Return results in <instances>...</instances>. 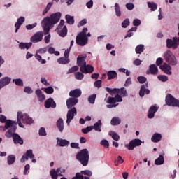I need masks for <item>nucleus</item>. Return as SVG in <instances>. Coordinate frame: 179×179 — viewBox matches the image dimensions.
I'll return each mask as SVG.
<instances>
[{"mask_svg":"<svg viewBox=\"0 0 179 179\" xmlns=\"http://www.w3.org/2000/svg\"><path fill=\"white\" fill-rule=\"evenodd\" d=\"M61 13L57 12L53 13L50 17H46L42 20V27H43V33L47 36L50 33V30L54 27V24H57L61 19Z\"/></svg>","mask_w":179,"mask_h":179,"instance_id":"obj_1","label":"nucleus"},{"mask_svg":"<svg viewBox=\"0 0 179 179\" xmlns=\"http://www.w3.org/2000/svg\"><path fill=\"white\" fill-rule=\"evenodd\" d=\"M17 123L16 121L8 120L3 126H0V131L5 132L6 129H8L5 134L6 138H12V132H16Z\"/></svg>","mask_w":179,"mask_h":179,"instance_id":"obj_2","label":"nucleus"},{"mask_svg":"<svg viewBox=\"0 0 179 179\" xmlns=\"http://www.w3.org/2000/svg\"><path fill=\"white\" fill-rule=\"evenodd\" d=\"M34 120L27 113H23L22 112H17V124H18L20 128H24V125L23 124H26V125H31L33 124Z\"/></svg>","mask_w":179,"mask_h":179,"instance_id":"obj_3","label":"nucleus"},{"mask_svg":"<svg viewBox=\"0 0 179 179\" xmlns=\"http://www.w3.org/2000/svg\"><path fill=\"white\" fill-rule=\"evenodd\" d=\"M76 159L80 163V164H82V166L86 167V166L89 164V150H87L86 148L80 150L78 152H77Z\"/></svg>","mask_w":179,"mask_h":179,"instance_id":"obj_4","label":"nucleus"},{"mask_svg":"<svg viewBox=\"0 0 179 179\" xmlns=\"http://www.w3.org/2000/svg\"><path fill=\"white\" fill-rule=\"evenodd\" d=\"M86 33H87V28H84L81 32L78 34L76 39V44L81 47H84V45L87 44L89 38H87V36H86Z\"/></svg>","mask_w":179,"mask_h":179,"instance_id":"obj_5","label":"nucleus"},{"mask_svg":"<svg viewBox=\"0 0 179 179\" xmlns=\"http://www.w3.org/2000/svg\"><path fill=\"white\" fill-rule=\"evenodd\" d=\"M164 58L169 65H172L173 66L177 65V59L173 52L170 50H166L164 54Z\"/></svg>","mask_w":179,"mask_h":179,"instance_id":"obj_6","label":"nucleus"},{"mask_svg":"<svg viewBox=\"0 0 179 179\" xmlns=\"http://www.w3.org/2000/svg\"><path fill=\"white\" fill-rule=\"evenodd\" d=\"M64 24H65V21L61 20L57 27V33L60 37H65L68 34V28H66V26H64Z\"/></svg>","mask_w":179,"mask_h":179,"instance_id":"obj_7","label":"nucleus"},{"mask_svg":"<svg viewBox=\"0 0 179 179\" xmlns=\"http://www.w3.org/2000/svg\"><path fill=\"white\" fill-rule=\"evenodd\" d=\"M166 104L171 107H179V100L176 99L173 95L169 94L165 98Z\"/></svg>","mask_w":179,"mask_h":179,"instance_id":"obj_8","label":"nucleus"},{"mask_svg":"<svg viewBox=\"0 0 179 179\" xmlns=\"http://www.w3.org/2000/svg\"><path fill=\"white\" fill-rule=\"evenodd\" d=\"M141 145H142V141L139 138H135L126 145V148H128V150H134L136 146H141Z\"/></svg>","mask_w":179,"mask_h":179,"instance_id":"obj_9","label":"nucleus"},{"mask_svg":"<svg viewBox=\"0 0 179 179\" xmlns=\"http://www.w3.org/2000/svg\"><path fill=\"white\" fill-rule=\"evenodd\" d=\"M44 34L43 31H38L35 33L30 38L31 43H40V41H43V37Z\"/></svg>","mask_w":179,"mask_h":179,"instance_id":"obj_10","label":"nucleus"},{"mask_svg":"<svg viewBox=\"0 0 179 179\" xmlns=\"http://www.w3.org/2000/svg\"><path fill=\"white\" fill-rule=\"evenodd\" d=\"M77 111L76 108L73 107L71 109H69L67 112L66 115V124L69 125L71 124V121H72V119L76 115Z\"/></svg>","mask_w":179,"mask_h":179,"instance_id":"obj_11","label":"nucleus"},{"mask_svg":"<svg viewBox=\"0 0 179 179\" xmlns=\"http://www.w3.org/2000/svg\"><path fill=\"white\" fill-rule=\"evenodd\" d=\"M66 106L67 108L69 110H71L72 108H73V107H75V106H76V104H78V103H79V99H76V98H69L66 100Z\"/></svg>","mask_w":179,"mask_h":179,"instance_id":"obj_12","label":"nucleus"},{"mask_svg":"<svg viewBox=\"0 0 179 179\" xmlns=\"http://www.w3.org/2000/svg\"><path fill=\"white\" fill-rule=\"evenodd\" d=\"M11 138H13L15 145H23L24 141L19 134L15 132H11Z\"/></svg>","mask_w":179,"mask_h":179,"instance_id":"obj_13","label":"nucleus"},{"mask_svg":"<svg viewBox=\"0 0 179 179\" xmlns=\"http://www.w3.org/2000/svg\"><path fill=\"white\" fill-rule=\"evenodd\" d=\"M80 71L82 72V73H92V72L94 71V67H93L92 65L85 64L80 68Z\"/></svg>","mask_w":179,"mask_h":179,"instance_id":"obj_14","label":"nucleus"},{"mask_svg":"<svg viewBox=\"0 0 179 179\" xmlns=\"http://www.w3.org/2000/svg\"><path fill=\"white\" fill-rule=\"evenodd\" d=\"M159 110V107L156 106V105H152L148 112V118L152 119L155 118V114L157 113Z\"/></svg>","mask_w":179,"mask_h":179,"instance_id":"obj_15","label":"nucleus"},{"mask_svg":"<svg viewBox=\"0 0 179 179\" xmlns=\"http://www.w3.org/2000/svg\"><path fill=\"white\" fill-rule=\"evenodd\" d=\"M59 171H61V168H57L56 171L55 169L50 170V174L52 177V179H58V177H63L64 174H61Z\"/></svg>","mask_w":179,"mask_h":179,"instance_id":"obj_16","label":"nucleus"},{"mask_svg":"<svg viewBox=\"0 0 179 179\" xmlns=\"http://www.w3.org/2000/svg\"><path fill=\"white\" fill-rule=\"evenodd\" d=\"M147 87H149V85H148V83L145 85H142L139 91V96L140 97H143L145 94H149L150 93V90L149 89H147Z\"/></svg>","mask_w":179,"mask_h":179,"instance_id":"obj_17","label":"nucleus"},{"mask_svg":"<svg viewBox=\"0 0 179 179\" xmlns=\"http://www.w3.org/2000/svg\"><path fill=\"white\" fill-rule=\"evenodd\" d=\"M69 96L71 99H78L82 96V90L80 89H75L73 90L70 91Z\"/></svg>","mask_w":179,"mask_h":179,"instance_id":"obj_18","label":"nucleus"},{"mask_svg":"<svg viewBox=\"0 0 179 179\" xmlns=\"http://www.w3.org/2000/svg\"><path fill=\"white\" fill-rule=\"evenodd\" d=\"M157 75L159 73V68H157V66L156 64H151L149 66V70L147 71L146 74L149 75Z\"/></svg>","mask_w":179,"mask_h":179,"instance_id":"obj_19","label":"nucleus"},{"mask_svg":"<svg viewBox=\"0 0 179 179\" xmlns=\"http://www.w3.org/2000/svg\"><path fill=\"white\" fill-rule=\"evenodd\" d=\"M45 108H55L57 107V103L54 101V99L49 98L45 101Z\"/></svg>","mask_w":179,"mask_h":179,"instance_id":"obj_20","label":"nucleus"},{"mask_svg":"<svg viewBox=\"0 0 179 179\" xmlns=\"http://www.w3.org/2000/svg\"><path fill=\"white\" fill-rule=\"evenodd\" d=\"M159 68L166 75H171V66H170V64H168L167 63H164V64L160 66Z\"/></svg>","mask_w":179,"mask_h":179,"instance_id":"obj_21","label":"nucleus"},{"mask_svg":"<svg viewBox=\"0 0 179 179\" xmlns=\"http://www.w3.org/2000/svg\"><path fill=\"white\" fill-rule=\"evenodd\" d=\"M86 57L87 55H84L83 57H78L77 58V64L78 66H80V68L86 65Z\"/></svg>","mask_w":179,"mask_h":179,"instance_id":"obj_22","label":"nucleus"},{"mask_svg":"<svg viewBox=\"0 0 179 179\" xmlns=\"http://www.w3.org/2000/svg\"><path fill=\"white\" fill-rule=\"evenodd\" d=\"M24 23V17H20L17 20V22L15 24V33H17L19 29H20V26Z\"/></svg>","mask_w":179,"mask_h":179,"instance_id":"obj_23","label":"nucleus"},{"mask_svg":"<svg viewBox=\"0 0 179 179\" xmlns=\"http://www.w3.org/2000/svg\"><path fill=\"white\" fill-rule=\"evenodd\" d=\"M10 78L9 77H4L0 80V89H2L6 85H9L10 83Z\"/></svg>","mask_w":179,"mask_h":179,"instance_id":"obj_24","label":"nucleus"},{"mask_svg":"<svg viewBox=\"0 0 179 179\" xmlns=\"http://www.w3.org/2000/svg\"><path fill=\"white\" fill-rule=\"evenodd\" d=\"M103 126V123L101 122V120H98L97 122L94 124V126L92 127V129H94V131H96L97 132H101V127Z\"/></svg>","mask_w":179,"mask_h":179,"instance_id":"obj_25","label":"nucleus"},{"mask_svg":"<svg viewBox=\"0 0 179 179\" xmlns=\"http://www.w3.org/2000/svg\"><path fill=\"white\" fill-rule=\"evenodd\" d=\"M166 47L167 48H173V50H176L178 48V44H175L171 39L166 40Z\"/></svg>","mask_w":179,"mask_h":179,"instance_id":"obj_26","label":"nucleus"},{"mask_svg":"<svg viewBox=\"0 0 179 179\" xmlns=\"http://www.w3.org/2000/svg\"><path fill=\"white\" fill-rule=\"evenodd\" d=\"M152 142L157 143V142H160L162 141V134L159 133H155L151 138Z\"/></svg>","mask_w":179,"mask_h":179,"instance_id":"obj_27","label":"nucleus"},{"mask_svg":"<svg viewBox=\"0 0 179 179\" xmlns=\"http://www.w3.org/2000/svg\"><path fill=\"white\" fill-rule=\"evenodd\" d=\"M36 94L37 95L39 101H44V100H45V95L43 94V91H41V90H36Z\"/></svg>","mask_w":179,"mask_h":179,"instance_id":"obj_28","label":"nucleus"},{"mask_svg":"<svg viewBox=\"0 0 179 179\" xmlns=\"http://www.w3.org/2000/svg\"><path fill=\"white\" fill-rule=\"evenodd\" d=\"M31 45H33V43L31 42H29V43H23V42H21L19 44V48L21 49V50H24V48H26V50H29V48L30 47H31Z\"/></svg>","mask_w":179,"mask_h":179,"instance_id":"obj_29","label":"nucleus"},{"mask_svg":"<svg viewBox=\"0 0 179 179\" xmlns=\"http://www.w3.org/2000/svg\"><path fill=\"white\" fill-rule=\"evenodd\" d=\"M57 62L58 64H62V65H66V64H69V62H71V60L68 57H62L57 59Z\"/></svg>","mask_w":179,"mask_h":179,"instance_id":"obj_30","label":"nucleus"},{"mask_svg":"<svg viewBox=\"0 0 179 179\" xmlns=\"http://www.w3.org/2000/svg\"><path fill=\"white\" fill-rule=\"evenodd\" d=\"M57 145L62 147L68 146V145H69V141L66 139L57 138Z\"/></svg>","mask_w":179,"mask_h":179,"instance_id":"obj_31","label":"nucleus"},{"mask_svg":"<svg viewBox=\"0 0 179 179\" xmlns=\"http://www.w3.org/2000/svg\"><path fill=\"white\" fill-rule=\"evenodd\" d=\"M57 127L59 132H62L64 131V120H62V118H59L57 121Z\"/></svg>","mask_w":179,"mask_h":179,"instance_id":"obj_32","label":"nucleus"},{"mask_svg":"<svg viewBox=\"0 0 179 179\" xmlns=\"http://www.w3.org/2000/svg\"><path fill=\"white\" fill-rule=\"evenodd\" d=\"M108 80H111V79H115L117 76L118 75L115 71H109L107 73Z\"/></svg>","mask_w":179,"mask_h":179,"instance_id":"obj_33","label":"nucleus"},{"mask_svg":"<svg viewBox=\"0 0 179 179\" xmlns=\"http://www.w3.org/2000/svg\"><path fill=\"white\" fill-rule=\"evenodd\" d=\"M164 164V157L163 155H159V157L155 159V164L156 166H160Z\"/></svg>","mask_w":179,"mask_h":179,"instance_id":"obj_34","label":"nucleus"},{"mask_svg":"<svg viewBox=\"0 0 179 179\" xmlns=\"http://www.w3.org/2000/svg\"><path fill=\"white\" fill-rule=\"evenodd\" d=\"M7 162L8 164L11 166V164H13L16 162V157L13 155H8L7 157Z\"/></svg>","mask_w":179,"mask_h":179,"instance_id":"obj_35","label":"nucleus"},{"mask_svg":"<svg viewBox=\"0 0 179 179\" xmlns=\"http://www.w3.org/2000/svg\"><path fill=\"white\" fill-rule=\"evenodd\" d=\"M147 5L148 8L150 9L151 12H155V10L157 9V5L155 2L148 1Z\"/></svg>","mask_w":179,"mask_h":179,"instance_id":"obj_36","label":"nucleus"},{"mask_svg":"<svg viewBox=\"0 0 179 179\" xmlns=\"http://www.w3.org/2000/svg\"><path fill=\"white\" fill-rule=\"evenodd\" d=\"M143 51H145V45L140 44L138 45L136 48H135V52L137 54H142V52H143Z\"/></svg>","mask_w":179,"mask_h":179,"instance_id":"obj_37","label":"nucleus"},{"mask_svg":"<svg viewBox=\"0 0 179 179\" xmlns=\"http://www.w3.org/2000/svg\"><path fill=\"white\" fill-rule=\"evenodd\" d=\"M65 19L68 24H73L75 23V18L73 17V16H71L67 14L65 16Z\"/></svg>","mask_w":179,"mask_h":179,"instance_id":"obj_38","label":"nucleus"},{"mask_svg":"<svg viewBox=\"0 0 179 179\" xmlns=\"http://www.w3.org/2000/svg\"><path fill=\"white\" fill-rule=\"evenodd\" d=\"M111 125H120L121 124V119L117 117H114L110 121Z\"/></svg>","mask_w":179,"mask_h":179,"instance_id":"obj_39","label":"nucleus"},{"mask_svg":"<svg viewBox=\"0 0 179 179\" xmlns=\"http://www.w3.org/2000/svg\"><path fill=\"white\" fill-rule=\"evenodd\" d=\"M106 92L110 93V94H111V96H114V94H117V93H118V92H120V89H118V88L111 89L110 87H106Z\"/></svg>","mask_w":179,"mask_h":179,"instance_id":"obj_40","label":"nucleus"},{"mask_svg":"<svg viewBox=\"0 0 179 179\" xmlns=\"http://www.w3.org/2000/svg\"><path fill=\"white\" fill-rule=\"evenodd\" d=\"M115 11L116 16H121V8L120 7V4H118V3H115Z\"/></svg>","mask_w":179,"mask_h":179,"instance_id":"obj_41","label":"nucleus"},{"mask_svg":"<svg viewBox=\"0 0 179 179\" xmlns=\"http://www.w3.org/2000/svg\"><path fill=\"white\" fill-rule=\"evenodd\" d=\"M96 97H97V95L96 94H93L92 95H90L88 97L89 103H90V104H94L96 101Z\"/></svg>","mask_w":179,"mask_h":179,"instance_id":"obj_42","label":"nucleus"},{"mask_svg":"<svg viewBox=\"0 0 179 179\" xmlns=\"http://www.w3.org/2000/svg\"><path fill=\"white\" fill-rule=\"evenodd\" d=\"M110 136L114 139V141H120V136L115 133V131H110L109 132Z\"/></svg>","mask_w":179,"mask_h":179,"instance_id":"obj_43","label":"nucleus"},{"mask_svg":"<svg viewBox=\"0 0 179 179\" xmlns=\"http://www.w3.org/2000/svg\"><path fill=\"white\" fill-rule=\"evenodd\" d=\"M13 83H15L16 86H23V80L20 78L13 79Z\"/></svg>","mask_w":179,"mask_h":179,"instance_id":"obj_44","label":"nucleus"},{"mask_svg":"<svg viewBox=\"0 0 179 179\" xmlns=\"http://www.w3.org/2000/svg\"><path fill=\"white\" fill-rule=\"evenodd\" d=\"M75 78L78 80H82V79L85 78V75H83V73H82L81 72H76L75 73Z\"/></svg>","mask_w":179,"mask_h":179,"instance_id":"obj_45","label":"nucleus"},{"mask_svg":"<svg viewBox=\"0 0 179 179\" xmlns=\"http://www.w3.org/2000/svg\"><path fill=\"white\" fill-rule=\"evenodd\" d=\"M90 131H93V127L88 126L86 128L82 129L81 132H83V134H89Z\"/></svg>","mask_w":179,"mask_h":179,"instance_id":"obj_46","label":"nucleus"},{"mask_svg":"<svg viewBox=\"0 0 179 179\" xmlns=\"http://www.w3.org/2000/svg\"><path fill=\"white\" fill-rule=\"evenodd\" d=\"M157 78L161 82H167L169 80V77H167V76H164V75H159L157 76Z\"/></svg>","mask_w":179,"mask_h":179,"instance_id":"obj_47","label":"nucleus"},{"mask_svg":"<svg viewBox=\"0 0 179 179\" xmlns=\"http://www.w3.org/2000/svg\"><path fill=\"white\" fill-rule=\"evenodd\" d=\"M117 93H120L122 97H127V90L124 87L119 89V92Z\"/></svg>","mask_w":179,"mask_h":179,"instance_id":"obj_48","label":"nucleus"},{"mask_svg":"<svg viewBox=\"0 0 179 179\" xmlns=\"http://www.w3.org/2000/svg\"><path fill=\"white\" fill-rule=\"evenodd\" d=\"M122 163H124V159H122V157L119 155L117 160L115 161V165L118 166L119 164H122Z\"/></svg>","mask_w":179,"mask_h":179,"instance_id":"obj_49","label":"nucleus"},{"mask_svg":"<svg viewBox=\"0 0 179 179\" xmlns=\"http://www.w3.org/2000/svg\"><path fill=\"white\" fill-rule=\"evenodd\" d=\"M42 89L47 93V94H52V93H54V88H52V87Z\"/></svg>","mask_w":179,"mask_h":179,"instance_id":"obj_50","label":"nucleus"},{"mask_svg":"<svg viewBox=\"0 0 179 179\" xmlns=\"http://www.w3.org/2000/svg\"><path fill=\"white\" fill-rule=\"evenodd\" d=\"M35 58L39 61V62H41V64H45L47 62V61L45 59H43L41 56L40 55H38V53H36L35 55Z\"/></svg>","mask_w":179,"mask_h":179,"instance_id":"obj_51","label":"nucleus"},{"mask_svg":"<svg viewBox=\"0 0 179 179\" xmlns=\"http://www.w3.org/2000/svg\"><path fill=\"white\" fill-rule=\"evenodd\" d=\"M106 103L108 104H115V103H117L115 101V97L109 96L106 100Z\"/></svg>","mask_w":179,"mask_h":179,"instance_id":"obj_52","label":"nucleus"},{"mask_svg":"<svg viewBox=\"0 0 179 179\" xmlns=\"http://www.w3.org/2000/svg\"><path fill=\"white\" fill-rule=\"evenodd\" d=\"M129 19L127 18L125 19L122 22V27H123V29H127V27H128V26H129Z\"/></svg>","mask_w":179,"mask_h":179,"instance_id":"obj_53","label":"nucleus"},{"mask_svg":"<svg viewBox=\"0 0 179 179\" xmlns=\"http://www.w3.org/2000/svg\"><path fill=\"white\" fill-rule=\"evenodd\" d=\"M39 136H47V131H45V128L41 127L39 129Z\"/></svg>","mask_w":179,"mask_h":179,"instance_id":"obj_54","label":"nucleus"},{"mask_svg":"<svg viewBox=\"0 0 179 179\" xmlns=\"http://www.w3.org/2000/svg\"><path fill=\"white\" fill-rule=\"evenodd\" d=\"M26 155L29 158V159H34V154H33V150H28L26 152Z\"/></svg>","mask_w":179,"mask_h":179,"instance_id":"obj_55","label":"nucleus"},{"mask_svg":"<svg viewBox=\"0 0 179 179\" xmlns=\"http://www.w3.org/2000/svg\"><path fill=\"white\" fill-rule=\"evenodd\" d=\"M100 143H101V146H103L106 148H110V143H108V141H107V140H102Z\"/></svg>","mask_w":179,"mask_h":179,"instance_id":"obj_56","label":"nucleus"},{"mask_svg":"<svg viewBox=\"0 0 179 179\" xmlns=\"http://www.w3.org/2000/svg\"><path fill=\"white\" fill-rule=\"evenodd\" d=\"M80 174H83L84 176H88V177H92L93 173H92L90 170L81 171Z\"/></svg>","mask_w":179,"mask_h":179,"instance_id":"obj_57","label":"nucleus"},{"mask_svg":"<svg viewBox=\"0 0 179 179\" xmlns=\"http://www.w3.org/2000/svg\"><path fill=\"white\" fill-rule=\"evenodd\" d=\"M76 71H79V66H74L71 67L70 69H69V71L67 73H73V72H76Z\"/></svg>","mask_w":179,"mask_h":179,"instance_id":"obj_58","label":"nucleus"},{"mask_svg":"<svg viewBox=\"0 0 179 179\" xmlns=\"http://www.w3.org/2000/svg\"><path fill=\"white\" fill-rule=\"evenodd\" d=\"M76 177H77V178H78V179H90V177L83 176V175H82V173H77L76 174Z\"/></svg>","mask_w":179,"mask_h":179,"instance_id":"obj_59","label":"nucleus"},{"mask_svg":"<svg viewBox=\"0 0 179 179\" xmlns=\"http://www.w3.org/2000/svg\"><path fill=\"white\" fill-rule=\"evenodd\" d=\"M7 121H10V120H6V116L3 115H0V122L2 124H6Z\"/></svg>","mask_w":179,"mask_h":179,"instance_id":"obj_60","label":"nucleus"},{"mask_svg":"<svg viewBox=\"0 0 179 179\" xmlns=\"http://www.w3.org/2000/svg\"><path fill=\"white\" fill-rule=\"evenodd\" d=\"M24 92L25 93H27L28 94H31V93H33V90L31 89V87H26L24 89Z\"/></svg>","mask_w":179,"mask_h":179,"instance_id":"obj_61","label":"nucleus"},{"mask_svg":"<svg viewBox=\"0 0 179 179\" xmlns=\"http://www.w3.org/2000/svg\"><path fill=\"white\" fill-rule=\"evenodd\" d=\"M36 26H37V23H34L32 24H28V25H26V29L27 30H31L32 29H34V27H36Z\"/></svg>","mask_w":179,"mask_h":179,"instance_id":"obj_62","label":"nucleus"},{"mask_svg":"<svg viewBox=\"0 0 179 179\" xmlns=\"http://www.w3.org/2000/svg\"><path fill=\"white\" fill-rule=\"evenodd\" d=\"M137 79H138L139 83H145L147 80L146 77H143V76H139V77H138Z\"/></svg>","mask_w":179,"mask_h":179,"instance_id":"obj_63","label":"nucleus"},{"mask_svg":"<svg viewBox=\"0 0 179 179\" xmlns=\"http://www.w3.org/2000/svg\"><path fill=\"white\" fill-rule=\"evenodd\" d=\"M94 86H95V87H98V89H100V87H101V80H98L95 81L94 83Z\"/></svg>","mask_w":179,"mask_h":179,"instance_id":"obj_64","label":"nucleus"}]
</instances>
